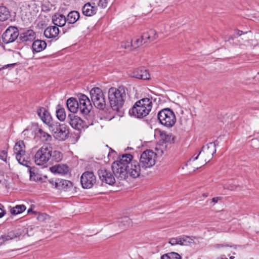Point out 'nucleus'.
I'll return each instance as SVG.
<instances>
[{"label": "nucleus", "mask_w": 259, "mask_h": 259, "mask_svg": "<svg viewBox=\"0 0 259 259\" xmlns=\"http://www.w3.org/2000/svg\"><path fill=\"white\" fill-rule=\"evenodd\" d=\"M96 177L92 171H85L80 178V182L84 189H90L96 183Z\"/></svg>", "instance_id": "obj_13"}, {"label": "nucleus", "mask_w": 259, "mask_h": 259, "mask_svg": "<svg viewBox=\"0 0 259 259\" xmlns=\"http://www.w3.org/2000/svg\"><path fill=\"white\" fill-rule=\"evenodd\" d=\"M26 209V206L23 204L17 205L15 207L11 208L10 212L12 214L16 215L23 212Z\"/></svg>", "instance_id": "obj_33"}, {"label": "nucleus", "mask_w": 259, "mask_h": 259, "mask_svg": "<svg viewBox=\"0 0 259 259\" xmlns=\"http://www.w3.org/2000/svg\"><path fill=\"white\" fill-rule=\"evenodd\" d=\"M37 135L42 141H50L51 140V135L41 128L38 130Z\"/></svg>", "instance_id": "obj_34"}, {"label": "nucleus", "mask_w": 259, "mask_h": 259, "mask_svg": "<svg viewBox=\"0 0 259 259\" xmlns=\"http://www.w3.org/2000/svg\"><path fill=\"white\" fill-rule=\"evenodd\" d=\"M207 196H208L207 194H203L204 197H207Z\"/></svg>", "instance_id": "obj_52"}, {"label": "nucleus", "mask_w": 259, "mask_h": 259, "mask_svg": "<svg viewBox=\"0 0 259 259\" xmlns=\"http://www.w3.org/2000/svg\"><path fill=\"white\" fill-rule=\"evenodd\" d=\"M51 171L60 175L67 174L69 171V167L66 164H57L51 168Z\"/></svg>", "instance_id": "obj_28"}, {"label": "nucleus", "mask_w": 259, "mask_h": 259, "mask_svg": "<svg viewBox=\"0 0 259 259\" xmlns=\"http://www.w3.org/2000/svg\"><path fill=\"white\" fill-rule=\"evenodd\" d=\"M192 241L193 240L190 237L187 236H182L169 239L168 243L171 245H187L192 243Z\"/></svg>", "instance_id": "obj_18"}, {"label": "nucleus", "mask_w": 259, "mask_h": 259, "mask_svg": "<svg viewBox=\"0 0 259 259\" xmlns=\"http://www.w3.org/2000/svg\"><path fill=\"white\" fill-rule=\"evenodd\" d=\"M92 105L89 98L85 95L78 97V112L84 115H88L92 110Z\"/></svg>", "instance_id": "obj_12"}, {"label": "nucleus", "mask_w": 259, "mask_h": 259, "mask_svg": "<svg viewBox=\"0 0 259 259\" xmlns=\"http://www.w3.org/2000/svg\"><path fill=\"white\" fill-rule=\"evenodd\" d=\"M108 94L111 108L113 110L118 111L122 107L126 98L125 88H111L108 91Z\"/></svg>", "instance_id": "obj_2"}, {"label": "nucleus", "mask_w": 259, "mask_h": 259, "mask_svg": "<svg viewBox=\"0 0 259 259\" xmlns=\"http://www.w3.org/2000/svg\"><path fill=\"white\" fill-rule=\"evenodd\" d=\"M161 259H182L180 254L175 252L166 253L161 256Z\"/></svg>", "instance_id": "obj_35"}, {"label": "nucleus", "mask_w": 259, "mask_h": 259, "mask_svg": "<svg viewBox=\"0 0 259 259\" xmlns=\"http://www.w3.org/2000/svg\"><path fill=\"white\" fill-rule=\"evenodd\" d=\"M217 259H228V258L227 257H218Z\"/></svg>", "instance_id": "obj_51"}, {"label": "nucleus", "mask_w": 259, "mask_h": 259, "mask_svg": "<svg viewBox=\"0 0 259 259\" xmlns=\"http://www.w3.org/2000/svg\"><path fill=\"white\" fill-rule=\"evenodd\" d=\"M5 213L4 205L0 203V218H2L5 215Z\"/></svg>", "instance_id": "obj_44"}, {"label": "nucleus", "mask_w": 259, "mask_h": 259, "mask_svg": "<svg viewBox=\"0 0 259 259\" xmlns=\"http://www.w3.org/2000/svg\"><path fill=\"white\" fill-rule=\"evenodd\" d=\"M15 65V64H8L7 65H5L4 67H3V69L7 68L8 67H10V66H14Z\"/></svg>", "instance_id": "obj_49"}, {"label": "nucleus", "mask_w": 259, "mask_h": 259, "mask_svg": "<svg viewBox=\"0 0 259 259\" xmlns=\"http://www.w3.org/2000/svg\"><path fill=\"white\" fill-rule=\"evenodd\" d=\"M37 113L44 123L52 126V117L48 110L45 108H40L37 110Z\"/></svg>", "instance_id": "obj_21"}, {"label": "nucleus", "mask_w": 259, "mask_h": 259, "mask_svg": "<svg viewBox=\"0 0 259 259\" xmlns=\"http://www.w3.org/2000/svg\"><path fill=\"white\" fill-rule=\"evenodd\" d=\"M98 174L100 180L107 184L112 185L115 183L114 174L105 168H101L98 171Z\"/></svg>", "instance_id": "obj_14"}, {"label": "nucleus", "mask_w": 259, "mask_h": 259, "mask_svg": "<svg viewBox=\"0 0 259 259\" xmlns=\"http://www.w3.org/2000/svg\"><path fill=\"white\" fill-rule=\"evenodd\" d=\"M225 189H229L230 190H234L237 188V186L232 183H228L224 187Z\"/></svg>", "instance_id": "obj_42"}, {"label": "nucleus", "mask_w": 259, "mask_h": 259, "mask_svg": "<svg viewBox=\"0 0 259 259\" xmlns=\"http://www.w3.org/2000/svg\"><path fill=\"white\" fill-rule=\"evenodd\" d=\"M67 107L72 114L78 112V99L70 98L67 100Z\"/></svg>", "instance_id": "obj_25"}, {"label": "nucleus", "mask_w": 259, "mask_h": 259, "mask_svg": "<svg viewBox=\"0 0 259 259\" xmlns=\"http://www.w3.org/2000/svg\"><path fill=\"white\" fill-rule=\"evenodd\" d=\"M234 258V256H230V259H233Z\"/></svg>", "instance_id": "obj_53"}, {"label": "nucleus", "mask_w": 259, "mask_h": 259, "mask_svg": "<svg viewBox=\"0 0 259 259\" xmlns=\"http://www.w3.org/2000/svg\"><path fill=\"white\" fill-rule=\"evenodd\" d=\"M51 147L45 145L38 149L33 157L34 162L38 165H43L50 160Z\"/></svg>", "instance_id": "obj_6"}, {"label": "nucleus", "mask_w": 259, "mask_h": 259, "mask_svg": "<svg viewBox=\"0 0 259 259\" xmlns=\"http://www.w3.org/2000/svg\"><path fill=\"white\" fill-rule=\"evenodd\" d=\"M145 43V42H144V40L142 39L141 36V38H137L134 41H132V46L135 48H136Z\"/></svg>", "instance_id": "obj_40"}, {"label": "nucleus", "mask_w": 259, "mask_h": 259, "mask_svg": "<svg viewBox=\"0 0 259 259\" xmlns=\"http://www.w3.org/2000/svg\"><path fill=\"white\" fill-rule=\"evenodd\" d=\"M133 156L130 154L122 155L119 160L113 162L112 170L116 178L119 181L125 180L128 176L137 178L144 170L137 160H133Z\"/></svg>", "instance_id": "obj_1"}, {"label": "nucleus", "mask_w": 259, "mask_h": 259, "mask_svg": "<svg viewBox=\"0 0 259 259\" xmlns=\"http://www.w3.org/2000/svg\"><path fill=\"white\" fill-rule=\"evenodd\" d=\"M52 21L56 26H63L67 22L66 18L62 14H56L53 16Z\"/></svg>", "instance_id": "obj_27"}, {"label": "nucleus", "mask_w": 259, "mask_h": 259, "mask_svg": "<svg viewBox=\"0 0 259 259\" xmlns=\"http://www.w3.org/2000/svg\"><path fill=\"white\" fill-rule=\"evenodd\" d=\"M50 182L53 185H55L56 188L64 191H69L73 187L72 183L69 180L58 179L55 182L53 180Z\"/></svg>", "instance_id": "obj_16"}, {"label": "nucleus", "mask_w": 259, "mask_h": 259, "mask_svg": "<svg viewBox=\"0 0 259 259\" xmlns=\"http://www.w3.org/2000/svg\"><path fill=\"white\" fill-rule=\"evenodd\" d=\"M119 224V228H120L122 231L127 229L130 226H131L132 222L131 220L127 217L121 218L118 221Z\"/></svg>", "instance_id": "obj_32"}, {"label": "nucleus", "mask_w": 259, "mask_h": 259, "mask_svg": "<svg viewBox=\"0 0 259 259\" xmlns=\"http://www.w3.org/2000/svg\"><path fill=\"white\" fill-rule=\"evenodd\" d=\"M67 122L74 129L80 130L84 127L83 120L74 114H69L67 118Z\"/></svg>", "instance_id": "obj_17"}, {"label": "nucleus", "mask_w": 259, "mask_h": 259, "mask_svg": "<svg viewBox=\"0 0 259 259\" xmlns=\"http://www.w3.org/2000/svg\"><path fill=\"white\" fill-rule=\"evenodd\" d=\"M37 218L38 221H43L45 219V215L39 214Z\"/></svg>", "instance_id": "obj_47"}, {"label": "nucleus", "mask_w": 259, "mask_h": 259, "mask_svg": "<svg viewBox=\"0 0 259 259\" xmlns=\"http://www.w3.org/2000/svg\"><path fill=\"white\" fill-rule=\"evenodd\" d=\"M118 226H120L118 222L112 224L110 226V229L111 230L112 233L118 234L122 232V229Z\"/></svg>", "instance_id": "obj_37"}, {"label": "nucleus", "mask_w": 259, "mask_h": 259, "mask_svg": "<svg viewBox=\"0 0 259 259\" xmlns=\"http://www.w3.org/2000/svg\"><path fill=\"white\" fill-rule=\"evenodd\" d=\"M59 29L56 26H49L44 31V35L48 38H56L58 36Z\"/></svg>", "instance_id": "obj_23"}, {"label": "nucleus", "mask_w": 259, "mask_h": 259, "mask_svg": "<svg viewBox=\"0 0 259 259\" xmlns=\"http://www.w3.org/2000/svg\"><path fill=\"white\" fill-rule=\"evenodd\" d=\"M9 10L5 6H0V22L6 21L11 18Z\"/></svg>", "instance_id": "obj_29"}, {"label": "nucleus", "mask_w": 259, "mask_h": 259, "mask_svg": "<svg viewBox=\"0 0 259 259\" xmlns=\"http://www.w3.org/2000/svg\"><path fill=\"white\" fill-rule=\"evenodd\" d=\"M90 96L94 106L98 109L103 110L106 107V101L102 90L98 87L90 91Z\"/></svg>", "instance_id": "obj_8"}, {"label": "nucleus", "mask_w": 259, "mask_h": 259, "mask_svg": "<svg viewBox=\"0 0 259 259\" xmlns=\"http://www.w3.org/2000/svg\"><path fill=\"white\" fill-rule=\"evenodd\" d=\"M157 118L161 124L167 127L173 126L176 122L175 114L169 108H164L160 111Z\"/></svg>", "instance_id": "obj_7"}, {"label": "nucleus", "mask_w": 259, "mask_h": 259, "mask_svg": "<svg viewBox=\"0 0 259 259\" xmlns=\"http://www.w3.org/2000/svg\"><path fill=\"white\" fill-rule=\"evenodd\" d=\"M27 234L26 229L19 228L8 232L7 235L0 236V245H2L6 241L18 238L21 239L25 237Z\"/></svg>", "instance_id": "obj_10"}, {"label": "nucleus", "mask_w": 259, "mask_h": 259, "mask_svg": "<svg viewBox=\"0 0 259 259\" xmlns=\"http://www.w3.org/2000/svg\"><path fill=\"white\" fill-rule=\"evenodd\" d=\"M180 120L182 122L183 120H186V118L184 117V111L183 110H181L180 111Z\"/></svg>", "instance_id": "obj_45"}, {"label": "nucleus", "mask_w": 259, "mask_h": 259, "mask_svg": "<svg viewBox=\"0 0 259 259\" xmlns=\"http://www.w3.org/2000/svg\"><path fill=\"white\" fill-rule=\"evenodd\" d=\"M80 14L77 11H71L67 15V22L69 24H74L78 20Z\"/></svg>", "instance_id": "obj_31"}, {"label": "nucleus", "mask_w": 259, "mask_h": 259, "mask_svg": "<svg viewBox=\"0 0 259 259\" xmlns=\"http://www.w3.org/2000/svg\"><path fill=\"white\" fill-rule=\"evenodd\" d=\"M132 75L133 77L144 80L149 79L150 77L148 71L144 67L135 69Z\"/></svg>", "instance_id": "obj_22"}, {"label": "nucleus", "mask_w": 259, "mask_h": 259, "mask_svg": "<svg viewBox=\"0 0 259 259\" xmlns=\"http://www.w3.org/2000/svg\"><path fill=\"white\" fill-rule=\"evenodd\" d=\"M152 106V102L150 99L143 98L135 103L132 108L129 110V113L138 118H143L148 115Z\"/></svg>", "instance_id": "obj_3"}, {"label": "nucleus", "mask_w": 259, "mask_h": 259, "mask_svg": "<svg viewBox=\"0 0 259 259\" xmlns=\"http://www.w3.org/2000/svg\"><path fill=\"white\" fill-rule=\"evenodd\" d=\"M56 115L58 119L63 121L66 118V113L64 108H60L56 111Z\"/></svg>", "instance_id": "obj_38"}, {"label": "nucleus", "mask_w": 259, "mask_h": 259, "mask_svg": "<svg viewBox=\"0 0 259 259\" xmlns=\"http://www.w3.org/2000/svg\"><path fill=\"white\" fill-rule=\"evenodd\" d=\"M158 38V34L156 31L153 29H150L144 32L142 35V38L144 42H150Z\"/></svg>", "instance_id": "obj_24"}, {"label": "nucleus", "mask_w": 259, "mask_h": 259, "mask_svg": "<svg viewBox=\"0 0 259 259\" xmlns=\"http://www.w3.org/2000/svg\"><path fill=\"white\" fill-rule=\"evenodd\" d=\"M242 34V31H240V30H238L237 31V34L239 36L241 35V34Z\"/></svg>", "instance_id": "obj_50"}, {"label": "nucleus", "mask_w": 259, "mask_h": 259, "mask_svg": "<svg viewBox=\"0 0 259 259\" xmlns=\"http://www.w3.org/2000/svg\"><path fill=\"white\" fill-rule=\"evenodd\" d=\"M27 213H34V214H36L37 213V212L36 211H33L32 207L29 208L28 209Z\"/></svg>", "instance_id": "obj_48"}, {"label": "nucleus", "mask_w": 259, "mask_h": 259, "mask_svg": "<svg viewBox=\"0 0 259 259\" xmlns=\"http://www.w3.org/2000/svg\"><path fill=\"white\" fill-rule=\"evenodd\" d=\"M28 167H29L30 180H33L34 181H37L40 180V177L37 174L35 173V169L34 168L31 167L30 166V164L29 165V166Z\"/></svg>", "instance_id": "obj_36"}, {"label": "nucleus", "mask_w": 259, "mask_h": 259, "mask_svg": "<svg viewBox=\"0 0 259 259\" xmlns=\"http://www.w3.org/2000/svg\"><path fill=\"white\" fill-rule=\"evenodd\" d=\"M19 35L20 40L25 43L32 42L36 37L35 32L32 29L27 30Z\"/></svg>", "instance_id": "obj_20"}, {"label": "nucleus", "mask_w": 259, "mask_h": 259, "mask_svg": "<svg viewBox=\"0 0 259 259\" xmlns=\"http://www.w3.org/2000/svg\"><path fill=\"white\" fill-rule=\"evenodd\" d=\"M107 5V0H99L98 6L102 8H105Z\"/></svg>", "instance_id": "obj_43"}, {"label": "nucleus", "mask_w": 259, "mask_h": 259, "mask_svg": "<svg viewBox=\"0 0 259 259\" xmlns=\"http://www.w3.org/2000/svg\"><path fill=\"white\" fill-rule=\"evenodd\" d=\"M98 11V7L95 6V3L91 4L87 3L84 5L82 8V14L88 17L95 15Z\"/></svg>", "instance_id": "obj_19"}, {"label": "nucleus", "mask_w": 259, "mask_h": 259, "mask_svg": "<svg viewBox=\"0 0 259 259\" xmlns=\"http://www.w3.org/2000/svg\"><path fill=\"white\" fill-rule=\"evenodd\" d=\"M14 152L19 163L28 167L31 162L30 157L26 153L25 145L23 141L20 140L16 143L14 147Z\"/></svg>", "instance_id": "obj_5"}, {"label": "nucleus", "mask_w": 259, "mask_h": 259, "mask_svg": "<svg viewBox=\"0 0 259 259\" xmlns=\"http://www.w3.org/2000/svg\"><path fill=\"white\" fill-rule=\"evenodd\" d=\"M19 33L17 27L10 26L2 35V39L4 43L9 44L14 42L19 36Z\"/></svg>", "instance_id": "obj_15"}, {"label": "nucleus", "mask_w": 259, "mask_h": 259, "mask_svg": "<svg viewBox=\"0 0 259 259\" xmlns=\"http://www.w3.org/2000/svg\"><path fill=\"white\" fill-rule=\"evenodd\" d=\"M160 138L165 143L171 142L173 141V138L171 137V135H168L165 133H162L160 134Z\"/></svg>", "instance_id": "obj_39"}, {"label": "nucleus", "mask_w": 259, "mask_h": 259, "mask_svg": "<svg viewBox=\"0 0 259 259\" xmlns=\"http://www.w3.org/2000/svg\"><path fill=\"white\" fill-rule=\"evenodd\" d=\"M217 142V141L210 142L206 146H204L197 156H195V155H194L190 158V160L195 161L197 160L199 156L200 155L201 158L203 160L202 164L204 165L205 163L210 161L213 155L216 152Z\"/></svg>", "instance_id": "obj_4"}, {"label": "nucleus", "mask_w": 259, "mask_h": 259, "mask_svg": "<svg viewBox=\"0 0 259 259\" xmlns=\"http://www.w3.org/2000/svg\"><path fill=\"white\" fill-rule=\"evenodd\" d=\"M63 158V154L59 151L53 150L51 147V155L50 160L52 162H58L62 160Z\"/></svg>", "instance_id": "obj_30"}, {"label": "nucleus", "mask_w": 259, "mask_h": 259, "mask_svg": "<svg viewBox=\"0 0 259 259\" xmlns=\"http://www.w3.org/2000/svg\"><path fill=\"white\" fill-rule=\"evenodd\" d=\"M47 47V43L44 40L37 39L33 41L32 49L33 53H39L42 51Z\"/></svg>", "instance_id": "obj_26"}, {"label": "nucleus", "mask_w": 259, "mask_h": 259, "mask_svg": "<svg viewBox=\"0 0 259 259\" xmlns=\"http://www.w3.org/2000/svg\"><path fill=\"white\" fill-rule=\"evenodd\" d=\"M156 156V154L152 150H147L143 152L141 155L139 162L142 168L146 170L154 165L155 163Z\"/></svg>", "instance_id": "obj_9"}, {"label": "nucleus", "mask_w": 259, "mask_h": 259, "mask_svg": "<svg viewBox=\"0 0 259 259\" xmlns=\"http://www.w3.org/2000/svg\"><path fill=\"white\" fill-rule=\"evenodd\" d=\"M8 152L6 150H0V159L4 161H7Z\"/></svg>", "instance_id": "obj_41"}, {"label": "nucleus", "mask_w": 259, "mask_h": 259, "mask_svg": "<svg viewBox=\"0 0 259 259\" xmlns=\"http://www.w3.org/2000/svg\"><path fill=\"white\" fill-rule=\"evenodd\" d=\"M221 199V197H213L212 199H211V201L214 203H217L219 200H220Z\"/></svg>", "instance_id": "obj_46"}, {"label": "nucleus", "mask_w": 259, "mask_h": 259, "mask_svg": "<svg viewBox=\"0 0 259 259\" xmlns=\"http://www.w3.org/2000/svg\"><path fill=\"white\" fill-rule=\"evenodd\" d=\"M121 46H122V47L124 48L125 49H126L127 48L126 46H123V45H122Z\"/></svg>", "instance_id": "obj_54"}, {"label": "nucleus", "mask_w": 259, "mask_h": 259, "mask_svg": "<svg viewBox=\"0 0 259 259\" xmlns=\"http://www.w3.org/2000/svg\"><path fill=\"white\" fill-rule=\"evenodd\" d=\"M54 136L59 141L65 140L68 136L69 132L67 126L65 124L56 123L52 125Z\"/></svg>", "instance_id": "obj_11"}]
</instances>
